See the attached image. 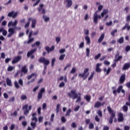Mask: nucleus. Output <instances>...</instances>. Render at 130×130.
<instances>
[{"instance_id": "obj_8", "label": "nucleus", "mask_w": 130, "mask_h": 130, "mask_svg": "<svg viewBox=\"0 0 130 130\" xmlns=\"http://www.w3.org/2000/svg\"><path fill=\"white\" fill-rule=\"evenodd\" d=\"M101 16L100 15H98V13L97 11L95 12L93 15V22L96 24L98 22V19H101Z\"/></svg>"}, {"instance_id": "obj_3", "label": "nucleus", "mask_w": 130, "mask_h": 130, "mask_svg": "<svg viewBox=\"0 0 130 130\" xmlns=\"http://www.w3.org/2000/svg\"><path fill=\"white\" fill-rule=\"evenodd\" d=\"M31 21V28H35L36 27V23L37 22V20L36 19H34L32 18H28V22L27 23L24 25V28H27L29 27L30 26V22Z\"/></svg>"}, {"instance_id": "obj_10", "label": "nucleus", "mask_w": 130, "mask_h": 130, "mask_svg": "<svg viewBox=\"0 0 130 130\" xmlns=\"http://www.w3.org/2000/svg\"><path fill=\"white\" fill-rule=\"evenodd\" d=\"M32 35H33V31H30L28 36V41H27V44H30L31 43L34 41V38H32Z\"/></svg>"}, {"instance_id": "obj_20", "label": "nucleus", "mask_w": 130, "mask_h": 130, "mask_svg": "<svg viewBox=\"0 0 130 130\" xmlns=\"http://www.w3.org/2000/svg\"><path fill=\"white\" fill-rule=\"evenodd\" d=\"M125 74H122L121 75V76L120 77V82L121 84H122L124 83V82L125 81Z\"/></svg>"}, {"instance_id": "obj_59", "label": "nucleus", "mask_w": 130, "mask_h": 130, "mask_svg": "<svg viewBox=\"0 0 130 130\" xmlns=\"http://www.w3.org/2000/svg\"><path fill=\"white\" fill-rule=\"evenodd\" d=\"M104 63L106 66H109L110 64V62L108 61L107 60H105L104 62Z\"/></svg>"}, {"instance_id": "obj_41", "label": "nucleus", "mask_w": 130, "mask_h": 130, "mask_svg": "<svg viewBox=\"0 0 130 130\" xmlns=\"http://www.w3.org/2000/svg\"><path fill=\"white\" fill-rule=\"evenodd\" d=\"M65 86V84L63 82H61L60 84L59 85V88H61V87H63Z\"/></svg>"}, {"instance_id": "obj_14", "label": "nucleus", "mask_w": 130, "mask_h": 130, "mask_svg": "<svg viewBox=\"0 0 130 130\" xmlns=\"http://www.w3.org/2000/svg\"><path fill=\"white\" fill-rule=\"evenodd\" d=\"M36 51H37V49L36 48L30 50V51H28L27 54V57H30V56L33 55V54H34V53H35Z\"/></svg>"}, {"instance_id": "obj_25", "label": "nucleus", "mask_w": 130, "mask_h": 130, "mask_svg": "<svg viewBox=\"0 0 130 130\" xmlns=\"http://www.w3.org/2000/svg\"><path fill=\"white\" fill-rule=\"evenodd\" d=\"M128 23L125 24V26L122 28V30H125L127 28V30L129 31L130 30V26L128 25Z\"/></svg>"}, {"instance_id": "obj_39", "label": "nucleus", "mask_w": 130, "mask_h": 130, "mask_svg": "<svg viewBox=\"0 0 130 130\" xmlns=\"http://www.w3.org/2000/svg\"><path fill=\"white\" fill-rule=\"evenodd\" d=\"M94 72H92L91 74V75L90 76V77L88 78V80L90 81L91 80L93 76H94Z\"/></svg>"}, {"instance_id": "obj_55", "label": "nucleus", "mask_w": 130, "mask_h": 130, "mask_svg": "<svg viewBox=\"0 0 130 130\" xmlns=\"http://www.w3.org/2000/svg\"><path fill=\"white\" fill-rule=\"evenodd\" d=\"M103 8V6L102 5H99V6L98 7L99 11H101Z\"/></svg>"}, {"instance_id": "obj_13", "label": "nucleus", "mask_w": 130, "mask_h": 130, "mask_svg": "<svg viewBox=\"0 0 130 130\" xmlns=\"http://www.w3.org/2000/svg\"><path fill=\"white\" fill-rule=\"evenodd\" d=\"M8 16L10 18H16L17 17V12L11 11L8 13Z\"/></svg>"}, {"instance_id": "obj_30", "label": "nucleus", "mask_w": 130, "mask_h": 130, "mask_svg": "<svg viewBox=\"0 0 130 130\" xmlns=\"http://www.w3.org/2000/svg\"><path fill=\"white\" fill-rule=\"evenodd\" d=\"M31 120L32 121H35V122L34 123H36V125H37V122L38 121V119H37V117L36 116H32Z\"/></svg>"}, {"instance_id": "obj_24", "label": "nucleus", "mask_w": 130, "mask_h": 130, "mask_svg": "<svg viewBox=\"0 0 130 130\" xmlns=\"http://www.w3.org/2000/svg\"><path fill=\"white\" fill-rule=\"evenodd\" d=\"M6 83L7 86H9V87L12 86V81L10 79V78L6 79Z\"/></svg>"}, {"instance_id": "obj_53", "label": "nucleus", "mask_w": 130, "mask_h": 130, "mask_svg": "<svg viewBox=\"0 0 130 130\" xmlns=\"http://www.w3.org/2000/svg\"><path fill=\"white\" fill-rule=\"evenodd\" d=\"M71 67V64H68L66 67L64 68V71H65L68 68Z\"/></svg>"}, {"instance_id": "obj_46", "label": "nucleus", "mask_w": 130, "mask_h": 130, "mask_svg": "<svg viewBox=\"0 0 130 130\" xmlns=\"http://www.w3.org/2000/svg\"><path fill=\"white\" fill-rule=\"evenodd\" d=\"M101 56V53H99L97 55H96L95 57H94V59L95 60H97Z\"/></svg>"}, {"instance_id": "obj_58", "label": "nucleus", "mask_w": 130, "mask_h": 130, "mask_svg": "<svg viewBox=\"0 0 130 130\" xmlns=\"http://www.w3.org/2000/svg\"><path fill=\"white\" fill-rule=\"evenodd\" d=\"M16 62H17V57H15L14 60H12V63L14 64V63H16Z\"/></svg>"}, {"instance_id": "obj_47", "label": "nucleus", "mask_w": 130, "mask_h": 130, "mask_svg": "<svg viewBox=\"0 0 130 130\" xmlns=\"http://www.w3.org/2000/svg\"><path fill=\"white\" fill-rule=\"evenodd\" d=\"M85 99L86 100V101L87 102H89L90 99H91V98L90 96H88V95H86L85 97Z\"/></svg>"}, {"instance_id": "obj_6", "label": "nucleus", "mask_w": 130, "mask_h": 130, "mask_svg": "<svg viewBox=\"0 0 130 130\" xmlns=\"http://www.w3.org/2000/svg\"><path fill=\"white\" fill-rule=\"evenodd\" d=\"M89 75V69L85 68L84 70L83 73L80 74L79 75V76L83 78L84 80H85L87 78V77Z\"/></svg>"}, {"instance_id": "obj_51", "label": "nucleus", "mask_w": 130, "mask_h": 130, "mask_svg": "<svg viewBox=\"0 0 130 130\" xmlns=\"http://www.w3.org/2000/svg\"><path fill=\"white\" fill-rule=\"evenodd\" d=\"M84 42H82L81 43V44L79 45V48H82L84 47Z\"/></svg>"}, {"instance_id": "obj_43", "label": "nucleus", "mask_w": 130, "mask_h": 130, "mask_svg": "<svg viewBox=\"0 0 130 130\" xmlns=\"http://www.w3.org/2000/svg\"><path fill=\"white\" fill-rule=\"evenodd\" d=\"M117 32V29H114L111 32V34L112 36L114 37V35L115 33H116Z\"/></svg>"}, {"instance_id": "obj_63", "label": "nucleus", "mask_w": 130, "mask_h": 130, "mask_svg": "<svg viewBox=\"0 0 130 130\" xmlns=\"http://www.w3.org/2000/svg\"><path fill=\"white\" fill-rule=\"evenodd\" d=\"M60 41V39L59 37L56 38V42L58 44Z\"/></svg>"}, {"instance_id": "obj_12", "label": "nucleus", "mask_w": 130, "mask_h": 130, "mask_svg": "<svg viewBox=\"0 0 130 130\" xmlns=\"http://www.w3.org/2000/svg\"><path fill=\"white\" fill-rule=\"evenodd\" d=\"M119 54H120L119 52L118 51H117V54L115 56L114 61L117 62L118 61H120L122 58V56H119Z\"/></svg>"}, {"instance_id": "obj_5", "label": "nucleus", "mask_w": 130, "mask_h": 130, "mask_svg": "<svg viewBox=\"0 0 130 130\" xmlns=\"http://www.w3.org/2000/svg\"><path fill=\"white\" fill-rule=\"evenodd\" d=\"M39 62L40 63H44V70L47 69V66H48L50 63V61L48 59H46V58L44 57H41L39 59Z\"/></svg>"}, {"instance_id": "obj_36", "label": "nucleus", "mask_w": 130, "mask_h": 130, "mask_svg": "<svg viewBox=\"0 0 130 130\" xmlns=\"http://www.w3.org/2000/svg\"><path fill=\"white\" fill-rule=\"evenodd\" d=\"M117 42L119 43V44H122L124 42V39L123 37L120 38L119 40H118Z\"/></svg>"}, {"instance_id": "obj_44", "label": "nucleus", "mask_w": 130, "mask_h": 130, "mask_svg": "<svg viewBox=\"0 0 130 130\" xmlns=\"http://www.w3.org/2000/svg\"><path fill=\"white\" fill-rule=\"evenodd\" d=\"M94 128V124L92 123H90L89 125V128L92 129Z\"/></svg>"}, {"instance_id": "obj_54", "label": "nucleus", "mask_w": 130, "mask_h": 130, "mask_svg": "<svg viewBox=\"0 0 130 130\" xmlns=\"http://www.w3.org/2000/svg\"><path fill=\"white\" fill-rule=\"evenodd\" d=\"M22 59V56H17V62H19L20 60Z\"/></svg>"}, {"instance_id": "obj_32", "label": "nucleus", "mask_w": 130, "mask_h": 130, "mask_svg": "<svg viewBox=\"0 0 130 130\" xmlns=\"http://www.w3.org/2000/svg\"><path fill=\"white\" fill-rule=\"evenodd\" d=\"M43 18L46 22H47L50 20V18L49 17L45 16L44 15L43 16Z\"/></svg>"}, {"instance_id": "obj_29", "label": "nucleus", "mask_w": 130, "mask_h": 130, "mask_svg": "<svg viewBox=\"0 0 130 130\" xmlns=\"http://www.w3.org/2000/svg\"><path fill=\"white\" fill-rule=\"evenodd\" d=\"M38 11H39V12H41V10H42V13L43 14H44L46 13L45 10L44 9H43V8H40V7H39V8H38Z\"/></svg>"}, {"instance_id": "obj_38", "label": "nucleus", "mask_w": 130, "mask_h": 130, "mask_svg": "<svg viewBox=\"0 0 130 130\" xmlns=\"http://www.w3.org/2000/svg\"><path fill=\"white\" fill-rule=\"evenodd\" d=\"M122 109L124 112H126L128 111V107L126 105H124L123 106Z\"/></svg>"}, {"instance_id": "obj_26", "label": "nucleus", "mask_w": 130, "mask_h": 130, "mask_svg": "<svg viewBox=\"0 0 130 130\" xmlns=\"http://www.w3.org/2000/svg\"><path fill=\"white\" fill-rule=\"evenodd\" d=\"M85 39L86 41V44L87 45H89L90 44V39L88 36H86L85 37Z\"/></svg>"}, {"instance_id": "obj_22", "label": "nucleus", "mask_w": 130, "mask_h": 130, "mask_svg": "<svg viewBox=\"0 0 130 130\" xmlns=\"http://www.w3.org/2000/svg\"><path fill=\"white\" fill-rule=\"evenodd\" d=\"M109 12L108 9H103L102 13H101V16L104 17Z\"/></svg>"}, {"instance_id": "obj_50", "label": "nucleus", "mask_w": 130, "mask_h": 130, "mask_svg": "<svg viewBox=\"0 0 130 130\" xmlns=\"http://www.w3.org/2000/svg\"><path fill=\"white\" fill-rule=\"evenodd\" d=\"M76 72V69L75 68H73L71 71L70 72L71 74H74Z\"/></svg>"}, {"instance_id": "obj_4", "label": "nucleus", "mask_w": 130, "mask_h": 130, "mask_svg": "<svg viewBox=\"0 0 130 130\" xmlns=\"http://www.w3.org/2000/svg\"><path fill=\"white\" fill-rule=\"evenodd\" d=\"M107 109L109 114L111 115V116L109 120V123L112 124L113 123V119L115 117V112L112 110L110 106H108Z\"/></svg>"}, {"instance_id": "obj_45", "label": "nucleus", "mask_w": 130, "mask_h": 130, "mask_svg": "<svg viewBox=\"0 0 130 130\" xmlns=\"http://www.w3.org/2000/svg\"><path fill=\"white\" fill-rule=\"evenodd\" d=\"M20 98L22 100H27V96H26L25 95H22L21 96Z\"/></svg>"}, {"instance_id": "obj_61", "label": "nucleus", "mask_w": 130, "mask_h": 130, "mask_svg": "<svg viewBox=\"0 0 130 130\" xmlns=\"http://www.w3.org/2000/svg\"><path fill=\"white\" fill-rule=\"evenodd\" d=\"M130 50V46H128L125 47V51L128 52Z\"/></svg>"}, {"instance_id": "obj_9", "label": "nucleus", "mask_w": 130, "mask_h": 130, "mask_svg": "<svg viewBox=\"0 0 130 130\" xmlns=\"http://www.w3.org/2000/svg\"><path fill=\"white\" fill-rule=\"evenodd\" d=\"M27 73H28V68H27V66H24L21 69L20 76H23V74L26 75Z\"/></svg>"}, {"instance_id": "obj_57", "label": "nucleus", "mask_w": 130, "mask_h": 130, "mask_svg": "<svg viewBox=\"0 0 130 130\" xmlns=\"http://www.w3.org/2000/svg\"><path fill=\"white\" fill-rule=\"evenodd\" d=\"M112 25V22L110 21L109 22H107L106 23V25L108 26H110Z\"/></svg>"}, {"instance_id": "obj_48", "label": "nucleus", "mask_w": 130, "mask_h": 130, "mask_svg": "<svg viewBox=\"0 0 130 130\" xmlns=\"http://www.w3.org/2000/svg\"><path fill=\"white\" fill-rule=\"evenodd\" d=\"M55 62V59L54 58L52 59V61H51V66L52 67H54Z\"/></svg>"}, {"instance_id": "obj_28", "label": "nucleus", "mask_w": 130, "mask_h": 130, "mask_svg": "<svg viewBox=\"0 0 130 130\" xmlns=\"http://www.w3.org/2000/svg\"><path fill=\"white\" fill-rule=\"evenodd\" d=\"M104 72H106V74L108 75L109 74V73L111 71V69L110 68H109L108 70L107 71V69L106 68H104Z\"/></svg>"}, {"instance_id": "obj_11", "label": "nucleus", "mask_w": 130, "mask_h": 130, "mask_svg": "<svg viewBox=\"0 0 130 130\" xmlns=\"http://www.w3.org/2000/svg\"><path fill=\"white\" fill-rule=\"evenodd\" d=\"M45 92V88H43L41 89L40 91L38 93V100H40L42 99L43 97V93Z\"/></svg>"}, {"instance_id": "obj_60", "label": "nucleus", "mask_w": 130, "mask_h": 130, "mask_svg": "<svg viewBox=\"0 0 130 130\" xmlns=\"http://www.w3.org/2000/svg\"><path fill=\"white\" fill-rule=\"evenodd\" d=\"M98 114L100 116V117H102V116H103L102 112H101V110H99Z\"/></svg>"}, {"instance_id": "obj_31", "label": "nucleus", "mask_w": 130, "mask_h": 130, "mask_svg": "<svg viewBox=\"0 0 130 130\" xmlns=\"http://www.w3.org/2000/svg\"><path fill=\"white\" fill-rule=\"evenodd\" d=\"M101 106V102H97L95 105H94V108H99L100 106Z\"/></svg>"}, {"instance_id": "obj_7", "label": "nucleus", "mask_w": 130, "mask_h": 130, "mask_svg": "<svg viewBox=\"0 0 130 130\" xmlns=\"http://www.w3.org/2000/svg\"><path fill=\"white\" fill-rule=\"evenodd\" d=\"M122 88H123V86L122 85L119 86L117 90H114L113 91V93L116 95V93H120V92L121 91L122 93L124 94L125 91L124 89H122Z\"/></svg>"}, {"instance_id": "obj_56", "label": "nucleus", "mask_w": 130, "mask_h": 130, "mask_svg": "<svg viewBox=\"0 0 130 130\" xmlns=\"http://www.w3.org/2000/svg\"><path fill=\"white\" fill-rule=\"evenodd\" d=\"M54 116H55V115H54V114H52L51 115V118H50V121H51V122H52V121H53Z\"/></svg>"}, {"instance_id": "obj_33", "label": "nucleus", "mask_w": 130, "mask_h": 130, "mask_svg": "<svg viewBox=\"0 0 130 130\" xmlns=\"http://www.w3.org/2000/svg\"><path fill=\"white\" fill-rule=\"evenodd\" d=\"M13 70H15V67L12 66H9L7 69L8 72H12V71H13Z\"/></svg>"}, {"instance_id": "obj_19", "label": "nucleus", "mask_w": 130, "mask_h": 130, "mask_svg": "<svg viewBox=\"0 0 130 130\" xmlns=\"http://www.w3.org/2000/svg\"><path fill=\"white\" fill-rule=\"evenodd\" d=\"M130 68V63H126L124 64L123 67L122 68L123 70H126Z\"/></svg>"}, {"instance_id": "obj_15", "label": "nucleus", "mask_w": 130, "mask_h": 130, "mask_svg": "<svg viewBox=\"0 0 130 130\" xmlns=\"http://www.w3.org/2000/svg\"><path fill=\"white\" fill-rule=\"evenodd\" d=\"M54 49H55L54 46H52L51 48H50L48 46H46L45 47V50L47 51L48 53L54 51Z\"/></svg>"}, {"instance_id": "obj_17", "label": "nucleus", "mask_w": 130, "mask_h": 130, "mask_svg": "<svg viewBox=\"0 0 130 130\" xmlns=\"http://www.w3.org/2000/svg\"><path fill=\"white\" fill-rule=\"evenodd\" d=\"M123 120H124V118H123V114L121 113H120L118 114V122H122L123 121Z\"/></svg>"}, {"instance_id": "obj_62", "label": "nucleus", "mask_w": 130, "mask_h": 130, "mask_svg": "<svg viewBox=\"0 0 130 130\" xmlns=\"http://www.w3.org/2000/svg\"><path fill=\"white\" fill-rule=\"evenodd\" d=\"M126 19L127 22H130V15H128L126 17Z\"/></svg>"}, {"instance_id": "obj_37", "label": "nucleus", "mask_w": 130, "mask_h": 130, "mask_svg": "<svg viewBox=\"0 0 130 130\" xmlns=\"http://www.w3.org/2000/svg\"><path fill=\"white\" fill-rule=\"evenodd\" d=\"M60 110V105L57 104L56 106V113H58Z\"/></svg>"}, {"instance_id": "obj_34", "label": "nucleus", "mask_w": 130, "mask_h": 130, "mask_svg": "<svg viewBox=\"0 0 130 130\" xmlns=\"http://www.w3.org/2000/svg\"><path fill=\"white\" fill-rule=\"evenodd\" d=\"M72 110L71 109H69L67 111V113L65 115L66 116H70V113H71Z\"/></svg>"}, {"instance_id": "obj_49", "label": "nucleus", "mask_w": 130, "mask_h": 130, "mask_svg": "<svg viewBox=\"0 0 130 130\" xmlns=\"http://www.w3.org/2000/svg\"><path fill=\"white\" fill-rule=\"evenodd\" d=\"M61 121L62 123H65L66 122V119L65 118V117L64 116H62L61 118Z\"/></svg>"}, {"instance_id": "obj_42", "label": "nucleus", "mask_w": 130, "mask_h": 130, "mask_svg": "<svg viewBox=\"0 0 130 130\" xmlns=\"http://www.w3.org/2000/svg\"><path fill=\"white\" fill-rule=\"evenodd\" d=\"M65 56H66L65 54L61 55L60 56V57L59 58V59L60 60H62L64 59V58Z\"/></svg>"}, {"instance_id": "obj_1", "label": "nucleus", "mask_w": 130, "mask_h": 130, "mask_svg": "<svg viewBox=\"0 0 130 130\" xmlns=\"http://www.w3.org/2000/svg\"><path fill=\"white\" fill-rule=\"evenodd\" d=\"M16 26H17V20H15L14 22H13V21H10L8 23V27L9 28L8 29V32L9 34L8 35L7 37L10 38V37H12V36L15 34V29H16Z\"/></svg>"}, {"instance_id": "obj_40", "label": "nucleus", "mask_w": 130, "mask_h": 130, "mask_svg": "<svg viewBox=\"0 0 130 130\" xmlns=\"http://www.w3.org/2000/svg\"><path fill=\"white\" fill-rule=\"evenodd\" d=\"M86 56L87 57H89L90 54V49L89 48H87L86 50Z\"/></svg>"}, {"instance_id": "obj_23", "label": "nucleus", "mask_w": 130, "mask_h": 130, "mask_svg": "<svg viewBox=\"0 0 130 130\" xmlns=\"http://www.w3.org/2000/svg\"><path fill=\"white\" fill-rule=\"evenodd\" d=\"M104 38H105V34L103 33V34H102L101 35L100 38L99 39V40H98V42H99V43H101L103 41Z\"/></svg>"}, {"instance_id": "obj_18", "label": "nucleus", "mask_w": 130, "mask_h": 130, "mask_svg": "<svg viewBox=\"0 0 130 130\" xmlns=\"http://www.w3.org/2000/svg\"><path fill=\"white\" fill-rule=\"evenodd\" d=\"M66 1L67 2V5H66V7L67 8H70L73 4L72 0H65L64 2H66Z\"/></svg>"}, {"instance_id": "obj_16", "label": "nucleus", "mask_w": 130, "mask_h": 130, "mask_svg": "<svg viewBox=\"0 0 130 130\" xmlns=\"http://www.w3.org/2000/svg\"><path fill=\"white\" fill-rule=\"evenodd\" d=\"M30 125L32 128H31L30 126H28L27 130H34L35 127H36V123L31 122L30 123Z\"/></svg>"}, {"instance_id": "obj_27", "label": "nucleus", "mask_w": 130, "mask_h": 130, "mask_svg": "<svg viewBox=\"0 0 130 130\" xmlns=\"http://www.w3.org/2000/svg\"><path fill=\"white\" fill-rule=\"evenodd\" d=\"M35 76V78L37 77V75L35 73H32L31 75H29L27 77L28 80L31 79L33 77Z\"/></svg>"}, {"instance_id": "obj_2", "label": "nucleus", "mask_w": 130, "mask_h": 130, "mask_svg": "<svg viewBox=\"0 0 130 130\" xmlns=\"http://www.w3.org/2000/svg\"><path fill=\"white\" fill-rule=\"evenodd\" d=\"M68 94L70 96V98H72L73 100H75L78 98L77 100L76 101V103H79L81 101V93H78L77 94L76 93V90H72L70 92L68 93Z\"/></svg>"}, {"instance_id": "obj_64", "label": "nucleus", "mask_w": 130, "mask_h": 130, "mask_svg": "<svg viewBox=\"0 0 130 130\" xmlns=\"http://www.w3.org/2000/svg\"><path fill=\"white\" fill-rule=\"evenodd\" d=\"M109 127L107 126H104L103 128V130H109Z\"/></svg>"}, {"instance_id": "obj_52", "label": "nucleus", "mask_w": 130, "mask_h": 130, "mask_svg": "<svg viewBox=\"0 0 130 130\" xmlns=\"http://www.w3.org/2000/svg\"><path fill=\"white\" fill-rule=\"evenodd\" d=\"M22 109L24 110H28V105L26 104V105H24V106L23 107Z\"/></svg>"}, {"instance_id": "obj_35", "label": "nucleus", "mask_w": 130, "mask_h": 130, "mask_svg": "<svg viewBox=\"0 0 130 130\" xmlns=\"http://www.w3.org/2000/svg\"><path fill=\"white\" fill-rule=\"evenodd\" d=\"M41 44L40 42H36L35 44L31 45L32 47H35V46H39Z\"/></svg>"}, {"instance_id": "obj_21", "label": "nucleus", "mask_w": 130, "mask_h": 130, "mask_svg": "<svg viewBox=\"0 0 130 130\" xmlns=\"http://www.w3.org/2000/svg\"><path fill=\"white\" fill-rule=\"evenodd\" d=\"M101 63H97L96 66L95 71L98 73H100L102 71V70L100 68V67L101 66Z\"/></svg>"}]
</instances>
